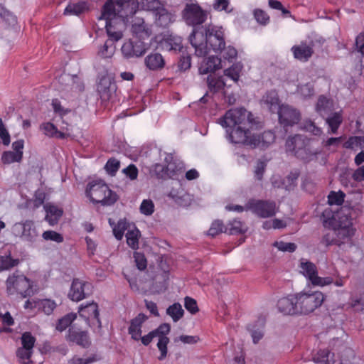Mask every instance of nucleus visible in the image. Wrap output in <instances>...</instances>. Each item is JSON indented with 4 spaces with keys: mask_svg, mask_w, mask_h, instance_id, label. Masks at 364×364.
<instances>
[{
    "mask_svg": "<svg viewBox=\"0 0 364 364\" xmlns=\"http://www.w3.org/2000/svg\"><path fill=\"white\" fill-rule=\"evenodd\" d=\"M8 295H17L22 298L33 294L32 282L21 271L16 270L6 280Z\"/></svg>",
    "mask_w": 364,
    "mask_h": 364,
    "instance_id": "20e7f679",
    "label": "nucleus"
},
{
    "mask_svg": "<svg viewBox=\"0 0 364 364\" xmlns=\"http://www.w3.org/2000/svg\"><path fill=\"white\" fill-rule=\"evenodd\" d=\"M360 297H351L350 305L353 308L360 306V309H364V287H362L359 291Z\"/></svg>",
    "mask_w": 364,
    "mask_h": 364,
    "instance_id": "774afa93",
    "label": "nucleus"
},
{
    "mask_svg": "<svg viewBox=\"0 0 364 364\" xmlns=\"http://www.w3.org/2000/svg\"><path fill=\"white\" fill-rule=\"evenodd\" d=\"M148 317L142 314H139L135 318L131 320L128 331L132 339L139 340L141 335V326Z\"/></svg>",
    "mask_w": 364,
    "mask_h": 364,
    "instance_id": "412c9836",
    "label": "nucleus"
},
{
    "mask_svg": "<svg viewBox=\"0 0 364 364\" xmlns=\"http://www.w3.org/2000/svg\"><path fill=\"white\" fill-rule=\"evenodd\" d=\"M322 241L327 245H341L342 243L344 242L345 240L341 239L338 237L336 234H335V231L332 234L327 233L326 234L322 239Z\"/></svg>",
    "mask_w": 364,
    "mask_h": 364,
    "instance_id": "13d9d810",
    "label": "nucleus"
},
{
    "mask_svg": "<svg viewBox=\"0 0 364 364\" xmlns=\"http://www.w3.org/2000/svg\"><path fill=\"white\" fill-rule=\"evenodd\" d=\"M273 246L278 248L279 250L282 252H293L296 249V245L293 242H284L283 241H276L274 242Z\"/></svg>",
    "mask_w": 364,
    "mask_h": 364,
    "instance_id": "0e129e2a",
    "label": "nucleus"
},
{
    "mask_svg": "<svg viewBox=\"0 0 364 364\" xmlns=\"http://www.w3.org/2000/svg\"><path fill=\"white\" fill-rule=\"evenodd\" d=\"M345 197L346 194L341 191H331L328 196V202L330 205H341L344 202Z\"/></svg>",
    "mask_w": 364,
    "mask_h": 364,
    "instance_id": "de8ad7c7",
    "label": "nucleus"
},
{
    "mask_svg": "<svg viewBox=\"0 0 364 364\" xmlns=\"http://www.w3.org/2000/svg\"><path fill=\"white\" fill-rule=\"evenodd\" d=\"M169 343V338L168 337H161L159 338V341L157 343V347L160 350V355L159 356V360H164L167 355V345Z\"/></svg>",
    "mask_w": 364,
    "mask_h": 364,
    "instance_id": "bf43d9fd",
    "label": "nucleus"
},
{
    "mask_svg": "<svg viewBox=\"0 0 364 364\" xmlns=\"http://www.w3.org/2000/svg\"><path fill=\"white\" fill-rule=\"evenodd\" d=\"M117 89L115 83L107 75H103L97 84V90L104 101L109 100Z\"/></svg>",
    "mask_w": 364,
    "mask_h": 364,
    "instance_id": "dca6fc26",
    "label": "nucleus"
},
{
    "mask_svg": "<svg viewBox=\"0 0 364 364\" xmlns=\"http://www.w3.org/2000/svg\"><path fill=\"white\" fill-rule=\"evenodd\" d=\"M36 342V338L32 336L30 332H25L21 336V343L24 348L33 350L34 344Z\"/></svg>",
    "mask_w": 364,
    "mask_h": 364,
    "instance_id": "6e6d98bb",
    "label": "nucleus"
},
{
    "mask_svg": "<svg viewBox=\"0 0 364 364\" xmlns=\"http://www.w3.org/2000/svg\"><path fill=\"white\" fill-rule=\"evenodd\" d=\"M78 313L80 316L83 318L87 325H90V320H95L97 324L100 326L101 321L100 319V314L98 305L97 303L92 301L87 303L86 305H81L79 307Z\"/></svg>",
    "mask_w": 364,
    "mask_h": 364,
    "instance_id": "f3484780",
    "label": "nucleus"
},
{
    "mask_svg": "<svg viewBox=\"0 0 364 364\" xmlns=\"http://www.w3.org/2000/svg\"><path fill=\"white\" fill-rule=\"evenodd\" d=\"M76 318V314L70 313L66 314L61 318L58 319L55 327L56 330L60 332L63 331L71 325V323L75 320Z\"/></svg>",
    "mask_w": 364,
    "mask_h": 364,
    "instance_id": "a19ab883",
    "label": "nucleus"
},
{
    "mask_svg": "<svg viewBox=\"0 0 364 364\" xmlns=\"http://www.w3.org/2000/svg\"><path fill=\"white\" fill-rule=\"evenodd\" d=\"M307 139L303 135L296 134L289 136L285 144L286 151L291 156L299 157V152L305 149Z\"/></svg>",
    "mask_w": 364,
    "mask_h": 364,
    "instance_id": "4468645a",
    "label": "nucleus"
},
{
    "mask_svg": "<svg viewBox=\"0 0 364 364\" xmlns=\"http://www.w3.org/2000/svg\"><path fill=\"white\" fill-rule=\"evenodd\" d=\"M247 231V228L245 224L240 220H233L230 221L227 228H225L224 232L230 235H237L244 233Z\"/></svg>",
    "mask_w": 364,
    "mask_h": 364,
    "instance_id": "e433bc0d",
    "label": "nucleus"
},
{
    "mask_svg": "<svg viewBox=\"0 0 364 364\" xmlns=\"http://www.w3.org/2000/svg\"><path fill=\"white\" fill-rule=\"evenodd\" d=\"M265 323V318L259 317L257 321L256 325L250 324L247 327L249 331L251 333V336L254 343H257L264 336L263 328Z\"/></svg>",
    "mask_w": 364,
    "mask_h": 364,
    "instance_id": "7c9ffc66",
    "label": "nucleus"
},
{
    "mask_svg": "<svg viewBox=\"0 0 364 364\" xmlns=\"http://www.w3.org/2000/svg\"><path fill=\"white\" fill-rule=\"evenodd\" d=\"M299 267L301 273L314 285L318 276L316 266L310 261L301 259Z\"/></svg>",
    "mask_w": 364,
    "mask_h": 364,
    "instance_id": "bb28decb",
    "label": "nucleus"
},
{
    "mask_svg": "<svg viewBox=\"0 0 364 364\" xmlns=\"http://www.w3.org/2000/svg\"><path fill=\"white\" fill-rule=\"evenodd\" d=\"M33 350L24 348V347L19 348L16 351V355L22 363V364H33L31 361Z\"/></svg>",
    "mask_w": 364,
    "mask_h": 364,
    "instance_id": "8fccbe9b",
    "label": "nucleus"
},
{
    "mask_svg": "<svg viewBox=\"0 0 364 364\" xmlns=\"http://www.w3.org/2000/svg\"><path fill=\"white\" fill-rule=\"evenodd\" d=\"M260 104L272 113L277 112L281 107L279 96L275 90L267 92L260 100Z\"/></svg>",
    "mask_w": 364,
    "mask_h": 364,
    "instance_id": "aec40b11",
    "label": "nucleus"
},
{
    "mask_svg": "<svg viewBox=\"0 0 364 364\" xmlns=\"http://www.w3.org/2000/svg\"><path fill=\"white\" fill-rule=\"evenodd\" d=\"M326 124L328 125L331 134H336L343 122L341 112H332L324 117Z\"/></svg>",
    "mask_w": 364,
    "mask_h": 364,
    "instance_id": "2f4dec72",
    "label": "nucleus"
},
{
    "mask_svg": "<svg viewBox=\"0 0 364 364\" xmlns=\"http://www.w3.org/2000/svg\"><path fill=\"white\" fill-rule=\"evenodd\" d=\"M0 16L10 26H14L16 23V16L7 10L2 4H0Z\"/></svg>",
    "mask_w": 364,
    "mask_h": 364,
    "instance_id": "603ef678",
    "label": "nucleus"
},
{
    "mask_svg": "<svg viewBox=\"0 0 364 364\" xmlns=\"http://www.w3.org/2000/svg\"><path fill=\"white\" fill-rule=\"evenodd\" d=\"M279 116V120L284 126H291L297 124L300 119V113L294 108L282 105L277 112Z\"/></svg>",
    "mask_w": 364,
    "mask_h": 364,
    "instance_id": "2eb2a0df",
    "label": "nucleus"
},
{
    "mask_svg": "<svg viewBox=\"0 0 364 364\" xmlns=\"http://www.w3.org/2000/svg\"><path fill=\"white\" fill-rule=\"evenodd\" d=\"M166 314L172 318L173 321L176 322L183 317L184 311L179 303H174L167 308Z\"/></svg>",
    "mask_w": 364,
    "mask_h": 364,
    "instance_id": "79ce46f5",
    "label": "nucleus"
},
{
    "mask_svg": "<svg viewBox=\"0 0 364 364\" xmlns=\"http://www.w3.org/2000/svg\"><path fill=\"white\" fill-rule=\"evenodd\" d=\"M343 147L355 151L364 148V136H350L343 144Z\"/></svg>",
    "mask_w": 364,
    "mask_h": 364,
    "instance_id": "58836bf2",
    "label": "nucleus"
},
{
    "mask_svg": "<svg viewBox=\"0 0 364 364\" xmlns=\"http://www.w3.org/2000/svg\"><path fill=\"white\" fill-rule=\"evenodd\" d=\"M188 40L195 48L196 55L199 57L206 55L210 50L221 51L225 46L223 28L213 24L193 28Z\"/></svg>",
    "mask_w": 364,
    "mask_h": 364,
    "instance_id": "f03ea898",
    "label": "nucleus"
},
{
    "mask_svg": "<svg viewBox=\"0 0 364 364\" xmlns=\"http://www.w3.org/2000/svg\"><path fill=\"white\" fill-rule=\"evenodd\" d=\"M333 109V102L324 96H320L316 107V112L322 117H325L332 113Z\"/></svg>",
    "mask_w": 364,
    "mask_h": 364,
    "instance_id": "c756f323",
    "label": "nucleus"
},
{
    "mask_svg": "<svg viewBox=\"0 0 364 364\" xmlns=\"http://www.w3.org/2000/svg\"><path fill=\"white\" fill-rule=\"evenodd\" d=\"M331 352L327 349L320 350L314 358V361L317 364H329L331 359Z\"/></svg>",
    "mask_w": 364,
    "mask_h": 364,
    "instance_id": "5fc2aeb1",
    "label": "nucleus"
},
{
    "mask_svg": "<svg viewBox=\"0 0 364 364\" xmlns=\"http://www.w3.org/2000/svg\"><path fill=\"white\" fill-rule=\"evenodd\" d=\"M140 212L145 215H151L154 212V205L151 200H143L140 205Z\"/></svg>",
    "mask_w": 364,
    "mask_h": 364,
    "instance_id": "052dcab7",
    "label": "nucleus"
},
{
    "mask_svg": "<svg viewBox=\"0 0 364 364\" xmlns=\"http://www.w3.org/2000/svg\"><path fill=\"white\" fill-rule=\"evenodd\" d=\"M92 290L93 286L90 282L75 278L72 282L68 296L73 301H80L92 294Z\"/></svg>",
    "mask_w": 364,
    "mask_h": 364,
    "instance_id": "9d476101",
    "label": "nucleus"
},
{
    "mask_svg": "<svg viewBox=\"0 0 364 364\" xmlns=\"http://www.w3.org/2000/svg\"><path fill=\"white\" fill-rule=\"evenodd\" d=\"M41 128L43 129L44 134L49 136L65 139L69 135V134L66 132L58 131L56 127L50 122L43 124Z\"/></svg>",
    "mask_w": 364,
    "mask_h": 364,
    "instance_id": "c9c22d12",
    "label": "nucleus"
},
{
    "mask_svg": "<svg viewBox=\"0 0 364 364\" xmlns=\"http://www.w3.org/2000/svg\"><path fill=\"white\" fill-rule=\"evenodd\" d=\"M100 358L97 354H92L89 356H86L85 358H80L77 356H74L70 360V364H91Z\"/></svg>",
    "mask_w": 364,
    "mask_h": 364,
    "instance_id": "09e8293b",
    "label": "nucleus"
},
{
    "mask_svg": "<svg viewBox=\"0 0 364 364\" xmlns=\"http://www.w3.org/2000/svg\"><path fill=\"white\" fill-rule=\"evenodd\" d=\"M207 83L208 88L213 92H218L226 85L222 77L216 78L212 75L207 77Z\"/></svg>",
    "mask_w": 364,
    "mask_h": 364,
    "instance_id": "a18cd8bd",
    "label": "nucleus"
},
{
    "mask_svg": "<svg viewBox=\"0 0 364 364\" xmlns=\"http://www.w3.org/2000/svg\"><path fill=\"white\" fill-rule=\"evenodd\" d=\"M162 46L168 50H180L182 48L181 39L178 36H170L161 42Z\"/></svg>",
    "mask_w": 364,
    "mask_h": 364,
    "instance_id": "4c0bfd02",
    "label": "nucleus"
},
{
    "mask_svg": "<svg viewBox=\"0 0 364 364\" xmlns=\"http://www.w3.org/2000/svg\"><path fill=\"white\" fill-rule=\"evenodd\" d=\"M23 140H17L12 144L14 151H6L1 159H21L23 157Z\"/></svg>",
    "mask_w": 364,
    "mask_h": 364,
    "instance_id": "473e14b6",
    "label": "nucleus"
},
{
    "mask_svg": "<svg viewBox=\"0 0 364 364\" xmlns=\"http://www.w3.org/2000/svg\"><path fill=\"white\" fill-rule=\"evenodd\" d=\"M221 63L222 60L218 56H210L209 58L204 59L200 63L198 69L199 73L200 75H205L209 73H213L222 68Z\"/></svg>",
    "mask_w": 364,
    "mask_h": 364,
    "instance_id": "4be33fe9",
    "label": "nucleus"
},
{
    "mask_svg": "<svg viewBox=\"0 0 364 364\" xmlns=\"http://www.w3.org/2000/svg\"><path fill=\"white\" fill-rule=\"evenodd\" d=\"M19 263L18 259H13L11 255L0 256V271L8 270Z\"/></svg>",
    "mask_w": 364,
    "mask_h": 364,
    "instance_id": "49530a36",
    "label": "nucleus"
},
{
    "mask_svg": "<svg viewBox=\"0 0 364 364\" xmlns=\"http://www.w3.org/2000/svg\"><path fill=\"white\" fill-rule=\"evenodd\" d=\"M355 50L360 53L361 59L360 63L364 65V32L360 33L355 38Z\"/></svg>",
    "mask_w": 364,
    "mask_h": 364,
    "instance_id": "4d7b16f0",
    "label": "nucleus"
},
{
    "mask_svg": "<svg viewBox=\"0 0 364 364\" xmlns=\"http://www.w3.org/2000/svg\"><path fill=\"white\" fill-rule=\"evenodd\" d=\"M44 209L46 213L45 219L49 225L53 226L57 224L63 215V210L58 206L50 203L46 204L44 205Z\"/></svg>",
    "mask_w": 364,
    "mask_h": 364,
    "instance_id": "c85d7f7f",
    "label": "nucleus"
},
{
    "mask_svg": "<svg viewBox=\"0 0 364 364\" xmlns=\"http://www.w3.org/2000/svg\"><path fill=\"white\" fill-rule=\"evenodd\" d=\"M353 220L352 216L346 212V207H344L337 213V227L335 234L345 240L350 239L355 232Z\"/></svg>",
    "mask_w": 364,
    "mask_h": 364,
    "instance_id": "1a4fd4ad",
    "label": "nucleus"
},
{
    "mask_svg": "<svg viewBox=\"0 0 364 364\" xmlns=\"http://www.w3.org/2000/svg\"><path fill=\"white\" fill-rule=\"evenodd\" d=\"M184 22L196 28V26L203 24L207 19L208 14L197 3H187L181 12Z\"/></svg>",
    "mask_w": 364,
    "mask_h": 364,
    "instance_id": "0eeeda50",
    "label": "nucleus"
},
{
    "mask_svg": "<svg viewBox=\"0 0 364 364\" xmlns=\"http://www.w3.org/2000/svg\"><path fill=\"white\" fill-rule=\"evenodd\" d=\"M296 294L281 298L277 301V309L284 315H297V302L296 301Z\"/></svg>",
    "mask_w": 364,
    "mask_h": 364,
    "instance_id": "a211bd4d",
    "label": "nucleus"
},
{
    "mask_svg": "<svg viewBox=\"0 0 364 364\" xmlns=\"http://www.w3.org/2000/svg\"><path fill=\"white\" fill-rule=\"evenodd\" d=\"M291 51L294 54V57L300 60L306 62L313 55V44L311 43L307 45L305 43H301L298 46H294L291 48Z\"/></svg>",
    "mask_w": 364,
    "mask_h": 364,
    "instance_id": "5701e85b",
    "label": "nucleus"
},
{
    "mask_svg": "<svg viewBox=\"0 0 364 364\" xmlns=\"http://www.w3.org/2000/svg\"><path fill=\"white\" fill-rule=\"evenodd\" d=\"M168 179L178 180L184 172L185 164L182 161H165Z\"/></svg>",
    "mask_w": 364,
    "mask_h": 364,
    "instance_id": "a878e982",
    "label": "nucleus"
},
{
    "mask_svg": "<svg viewBox=\"0 0 364 364\" xmlns=\"http://www.w3.org/2000/svg\"><path fill=\"white\" fill-rule=\"evenodd\" d=\"M241 69L242 67L240 65H233L230 68L225 70L224 74L235 82H237L239 80Z\"/></svg>",
    "mask_w": 364,
    "mask_h": 364,
    "instance_id": "3c124183",
    "label": "nucleus"
},
{
    "mask_svg": "<svg viewBox=\"0 0 364 364\" xmlns=\"http://www.w3.org/2000/svg\"><path fill=\"white\" fill-rule=\"evenodd\" d=\"M13 230L16 235H20L23 240L28 242H34L38 236L34 222L32 220L17 223L14 225Z\"/></svg>",
    "mask_w": 364,
    "mask_h": 364,
    "instance_id": "ddd939ff",
    "label": "nucleus"
},
{
    "mask_svg": "<svg viewBox=\"0 0 364 364\" xmlns=\"http://www.w3.org/2000/svg\"><path fill=\"white\" fill-rule=\"evenodd\" d=\"M245 209L262 218H271L275 215L278 207L274 201L270 200H250Z\"/></svg>",
    "mask_w": 364,
    "mask_h": 364,
    "instance_id": "6e6552de",
    "label": "nucleus"
},
{
    "mask_svg": "<svg viewBox=\"0 0 364 364\" xmlns=\"http://www.w3.org/2000/svg\"><path fill=\"white\" fill-rule=\"evenodd\" d=\"M298 314L307 315L319 308L325 300L324 294L320 291L311 292L301 291L296 294Z\"/></svg>",
    "mask_w": 364,
    "mask_h": 364,
    "instance_id": "423d86ee",
    "label": "nucleus"
},
{
    "mask_svg": "<svg viewBox=\"0 0 364 364\" xmlns=\"http://www.w3.org/2000/svg\"><path fill=\"white\" fill-rule=\"evenodd\" d=\"M175 20V15L164 7L158 9L155 13V23L159 27L167 28Z\"/></svg>",
    "mask_w": 364,
    "mask_h": 364,
    "instance_id": "393cba45",
    "label": "nucleus"
},
{
    "mask_svg": "<svg viewBox=\"0 0 364 364\" xmlns=\"http://www.w3.org/2000/svg\"><path fill=\"white\" fill-rule=\"evenodd\" d=\"M67 338L69 341L83 348H88L91 343L87 331H81L74 326L69 328Z\"/></svg>",
    "mask_w": 364,
    "mask_h": 364,
    "instance_id": "6ab92c4d",
    "label": "nucleus"
},
{
    "mask_svg": "<svg viewBox=\"0 0 364 364\" xmlns=\"http://www.w3.org/2000/svg\"><path fill=\"white\" fill-rule=\"evenodd\" d=\"M100 19H105L106 21L105 28L109 40L116 42L122 38L123 31L125 28L124 19L119 18L114 15H110L109 18H104L102 14Z\"/></svg>",
    "mask_w": 364,
    "mask_h": 364,
    "instance_id": "f8f14e48",
    "label": "nucleus"
},
{
    "mask_svg": "<svg viewBox=\"0 0 364 364\" xmlns=\"http://www.w3.org/2000/svg\"><path fill=\"white\" fill-rule=\"evenodd\" d=\"M134 259L138 269L143 271L146 269L147 260L143 253L135 252L134 253Z\"/></svg>",
    "mask_w": 364,
    "mask_h": 364,
    "instance_id": "e2e57ef3",
    "label": "nucleus"
},
{
    "mask_svg": "<svg viewBox=\"0 0 364 364\" xmlns=\"http://www.w3.org/2000/svg\"><path fill=\"white\" fill-rule=\"evenodd\" d=\"M147 50L146 44L139 39H129L121 48L122 55L126 59L140 58L146 53Z\"/></svg>",
    "mask_w": 364,
    "mask_h": 364,
    "instance_id": "9b49d317",
    "label": "nucleus"
},
{
    "mask_svg": "<svg viewBox=\"0 0 364 364\" xmlns=\"http://www.w3.org/2000/svg\"><path fill=\"white\" fill-rule=\"evenodd\" d=\"M144 63L151 70H161L165 66V60L159 53H151L144 58Z\"/></svg>",
    "mask_w": 364,
    "mask_h": 364,
    "instance_id": "cd10ccee",
    "label": "nucleus"
},
{
    "mask_svg": "<svg viewBox=\"0 0 364 364\" xmlns=\"http://www.w3.org/2000/svg\"><path fill=\"white\" fill-rule=\"evenodd\" d=\"M225 229L224 225L221 220H216L211 224L210 228L208 231V235L214 237L222 232Z\"/></svg>",
    "mask_w": 364,
    "mask_h": 364,
    "instance_id": "680f3d73",
    "label": "nucleus"
},
{
    "mask_svg": "<svg viewBox=\"0 0 364 364\" xmlns=\"http://www.w3.org/2000/svg\"><path fill=\"white\" fill-rule=\"evenodd\" d=\"M86 194L92 203H101L104 205H112L117 200V194L102 180L89 183L86 188Z\"/></svg>",
    "mask_w": 364,
    "mask_h": 364,
    "instance_id": "7ed1b4c3",
    "label": "nucleus"
},
{
    "mask_svg": "<svg viewBox=\"0 0 364 364\" xmlns=\"http://www.w3.org/2000/svg\"><path fill=\"white\" fill-rule=\"evenodd\" d=\"M88 9L87 3L80 1L77 3H70L64 11L65 15H76L78 16Z\"/></svg>",
    "mask_w": 364,
    "mask_h": 364,
    "instance_id": "f704fd0d",
    "label": "nucleus"
},
{
    "mask_svg": "<svg viewBox=\"0 0 364 364\" xmlns=\"http://www.w3.org/2000/svg\"><path fill=\"white\" fill-rule=\"evenodd\" d=\"M140 237V232L136 228L132 230H129L126 234L127 243L133 250H136L139 247V238Z\"/></svg>",
    "mask_w": 364,
    "mask_h": 364,
    "instance_id": "ea45409f",
    "label": "nucleus"
},
{
    "mask_svg": "<svg viewBox=\"0 0 364 364\" xmlns=\"http://www.w3.org/2000/svg\"><path fill=\"white\" fill-rule=\"evenodd\" d=\"M299 92L304 98L311 97L314 95V87L313 84L307 82L299 87Z\"/></svg>",
    "mask_w": 364,
    "mask_h": 364,
    "instance_id": "338daca9",
    "label": "nucleus"
},
{
    "mask_svg": "<svg viewBox=\"0 0 364 364\" xmlns=\"http://www.w3.org/2000/svg\"><path fill=\"white\" fill-rule=\"evenodd\" d=\"M321 220L325 228L332 229L336 232L337 227V215H336L334 212L330 208L325 209L322 213Z\"/></svg>",
    "mask_w": 364,
    "mask_h": 364,
    "instance_id": "72a5a7b5",
    "label": "nucleus"
},
{
    "mask_svg": "<svg viewBox=\"0 0 364 364\" xmlns=\"http://www.w3.org/2000/svg\"><path fill=\"white\" fill-rule=\"evenodd\" d=\"M43 237L45 240H50L54 241L58 243H60L63 242V237L61 234L53 231V230H47L43 233Z\"/></svg>",
    "mask_w": 364,
    "mask_h": 364,
    "instance_id": "69168bd1",
    "label": "nucleus"
},
{
    "mask_svg": "<svg viewBox=\"0 0 364 364\" xmlns=\"http://www.w3.org/2000/svg\"><path fill=\"white\" fill-rule=\"evenodd\" d=\"M138 6L136 0H118L114 2L108 1L103 6L102 16L109 18L110 15H114L125 21L127 17L136 13Z\"/></svg>",
    "mask_w": 364,
    "mask_h": 364,
    "instance_id": "39448f33",
    "label": "nucleus"
},
{
    "mask_svg": "<svg viewBox=\"0 0 364 364\" xmlns=\"http://www.w3.org/2000/svg\"><path fill=\"white\" fill-rule=\"evenodd\" d=\"M132 32L139 38H149L152 31L151 26L146 23L144 20L141 18H136L132 25Z\"/></svg>",
    "mask_w": 364,
    "mask_h": 364,
    "instance_id": "b1692460",
    "label": "nucleus"
},
{
    "mask_svg": "<svg viewBox=\"0 0 364 364\" xmlns=\"http://www.w3.org/2000/svg\"><path fill=\"white\" fill-rule=\"evenodd\" d=\"M127 229V223L125 220H119L113 228V233L117 240L122 239L124 231Z\"/></svg>",
    "mask_w": 364,
    "mask_h": 364,
    "instance_id": "864d4df0",
    "label": "nucleus"
},
{
    "mask_svg": "<svg viewBox=\"0 0 364 364\" xmlns=\"http://www.w3.org/2000/svg\"><path fill=\"white\" fill-rule=\"evenodd\" d=\"M218 121L226 129L227 138L231 143L265 149L275 140V134L272 131L257 135L252 134V130L262 127V122L246 109H229Z\"/></svg>",
    "mask_w": 364,
    "mask_h": 364,
    "instance_id": "f257e3e1",
    "label": "nucleus"
},
{
    "mask_svg": "<svg viewBox=\"0 0 364 364\" xmlns=\"http://www.w3.org/2000/svg\"><path fill=\"white\" fill-rule=\"evenodd\" d=\"M115 49L114 41L107 39L98 51V55L105 58H111L114 55Z\"/></svg>",
    "mask_w": 364,
    "mask_h": 364,
    "instance_id": "37998d69",
    "label": "nucleus"
},
{
    "mask_svg": "<svg viewBox=\"0 0 364 364\" xmlns=\"http://www.w3.org/2000/svg\"><path fill=\"white\" fill-rule=\"evenodd\" d=\"M299 174L300 173L298 170H294L291 171L284 179H283L285 190L291 191L296 187Z\"/></svg>",
    "mask_w": 364,
    "mask_h": 364,
    "instance_id": "c03bdc74",
    "label": "nucleus"
}]
</instances>
